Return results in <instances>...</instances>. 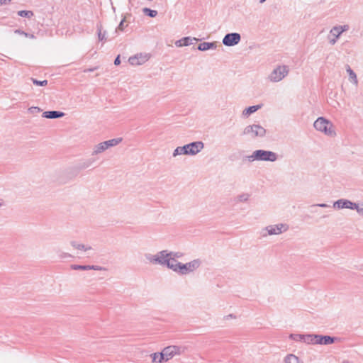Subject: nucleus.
I'll use <instances>...</instances> for the list:
<instances>
[{"label":"nucleus","mask_w":363,"mask_h":363,"mask_svg":"<svg viewBox=\"0 0 363 363\" xmlns=\"http://www.w3.org/2000/svg\"><path fill=\"white\" fill-rule=\"evenodd\" d=\"M121 63V60H120V56L118 55L114 60V65H119Z\"/></svg>","instance_id":"39"},{"label":"nucleus","mask_w":363,"mask_h":363,"mask_svg":"<svg viewBox=\"0 0 363 363\" xmlns=\"http://www.w3.org/2000/svg\"><path fill=\"white\" fill-rule=\"evenodd\" d=\"M199 40L196 38L191 37H184L182 39H179L175 42V45L177 47H183V46H189L192 45L194 41H199Z\"/></svg>","instance_id":"15"},{"label":"nucleus","mask_w":363,"mask_h":363,"mask_svg":"<svg viewBox=\"0 0 363 363\" xmlns=\"http://www.w3.org/2000/svg\"><path fill=\"white\" fill-rule=\"evenodd\" d=\"M121 141L122 138H118L104 141V143L106 145V148L108 149L109 147H114L118 145Z\"/></svg>","instance_id":"24"},{"label":"nucleus","mask_w":363,"mask_h":363,"mask_svg":"<svg viewBox=\"0 0 363 363\" xmlns=\"http://www.w3.org/2000/svg\"><path fill=\"white\" fill-rule=\"evenodd\" d=\"M303 342L307 345H315L318 342V335L306 334Z\"/></svg>","instance_id":"21"},{"label":"nucleus","mask_w":363,"mask_h":363,"mask_svg":"<svg viewBox=\"0 0 363 363\" xmlns=\"http://www.w3.org/2000/svg\"><path fill=\"white\" fill-rule=\"evenodd\" d=\"M72 269L74 270H90V265H72Z\"/></svg>","instance_id":"31"},{"label":"nucleus","mask_w":363,"mask_h":363,"mask_svg":"<svg viewBox=\"0 0 363 363\" xmlns=\"http://www.w3.org/2000/svg\"><path fill=\"white\" fill-rule=\"evenodd\" d=\"M72 255H69V254H67V253H65L63 256H62V257H71Z\"/></svg>","instance_id":"43"},{"label":"nucleus","mask_w":363,"mask_h":363,"mask_svg":"<svg viewBox=\"0 0 363 363\" xmlns=\"http://www.w3.org/2000/svg\"><path fill=\"white\" fill-rule=\"evenodd\" d=\"M97 30H98V38L100 41H104L106 40V31L102 32V25H97Z\"/></svg>","instance_id":"25"},{"label":"nucleus","mask_w":363,"mask_h":363,"mask_svg":"<svg viewBox=\"0 0 363 363\" xmlns=\"http://www.w3.org/2000/svg\"><path fill=\"white\" fill-rule=\"evenodd\" d=\"M349 30L348 25L334 26L330 30L328 40L330 45H335L341 34Z\"/></svg>","instance_id":"10"},{"label":"nucleus","mask_w":363,"mask_h":363,"mask_svg":"<svg viewBox=\"0 0 363 363\" xmlns=\"http://www.w3.org/2000/svg\"><path fill=\"white\" fill-rule=\"evenodd\" d=\"M242 135L250 139L263 138L266 135V129L259 124L249 125L243 129Z\"/></svg>","instance_id":"4"},{"label":"nucleus","mask_w":363,"mask_h":363,"mask_svg":"<svg viewBox=\"0 0 363 363\" xmlns=\"http://www.w3.org/2000/svg\"><path fill=\"white\" fill-rule=\"evenodd\" d=\"M11 1V0H0V5L1 6L5 5L7 3H10Z\"/></svg>","instance_id":"40"},{"label":"nucleus","mask_w":363,"mask_h":363,"mask_svg":"<svg viewBox=\"0 0 363 363\" xmlns=\"http://www.w3.org/2000/svg\"><path fill=\"white\" fill-rule=\"evenodd\" d=\"M261 108L260 105H256V106H252L246 108L242 111V116L244 117H248L252 113L256 112L257 110H259Z\"/></svg>","instance_id":"23"},{"label":"nucleus","mask_w":363,"mask_h":363,"mask_svg":"<svg viewBox=\"0 0 363 363\" xmlns=\"http://www.w3.org/2000/svg\"><path fill=\"white\" fill-rule=\"evenodd\" d=\"M96 69V67H94V68H90V69H86V70H84V72H93V71H94Z\"/></svg>","instance_id":"42"},{"label":"nucleus","mask_w":363,"mask_h":363,"mask_svg":"<svg viewBox=\"0 0 363 363\" xmlns=\"http://www.w3.org/2000/svg\"><path fill=\"white\" fill-rule=\"evenodd\" d=\"M306 334H291L289 337L296 342H303Z\"/></svg>","instance_id":"27"},{"label":"nucleus","mask_w":363,"mask_h":363,"mask_svg":"<svg viewBox=\"0 0 363 363\" xmlns=\"http://www.w3.org/2000/svg\"><path fill=\"white\" fill-rule=\"evenodd\" d=\"M355 203L345 199H339L333 203V207L335 209H350L353 210Z\"/></svg>","instance_id":"12"},{"label":"nucleus","mask_w":363,"mask_h":363,"mask_svg":"<svg viewBox=\"0 0 363 363\" xmlns=\"http://www.w3.org/2000/svg\"><path fill=\"white\" fill-rule=\"evenodd\" d=\"M65 116L64 112L57 111H45L43 113V117L50 119H55L62 118Z\"/></svg>","instance_id":"16"},{"label":"nucleus","mask_w":363,"mask_h":363,"mask_svg":"<svg viewBox=\"0 0 363 363\" xmlns=\"http://www.w3.org/2000/svg\"><path fill=\"white\" fill-rule=\"evenodd\" d=\"M124 20H122L120 23V24L118 25V28L116 29V31H117L118 30H123V23H124Z\"/></svg>","instance_id":"38"},{"label":"nucleus","mask_w":363,"mask_h":363,"mask_svg":"<svg viewBox=\"0 0 363 363\" xmlns=\"http://www.w3.org/2000/svg\"><path fill=\"white\" fill-rule=\"evenodd\" d=\"M285 363H299V359L297 356L290 354L284 358Z\"/></svg>","instance_id":"26"},{"label":"nucleus","mask_w":363,"mask_h":363,"mask_svg":"<svg viewBox=\"0 0 363 363\" xmlns=\"http://www.w3.org/2000/svg\"><path fill=\"white\" fill-rule=\"evenodd\" d=\"M316 206H319V207H322V208H328L330 206L326 204V203H319V204H316L315 205Z\"/></svg>","instance_id":"41"},{"label":"nucleus","mask_w":363,"mask_h":363,"mask_svg":"<svg viewBox=\"0 0 363 363\" xmlns=\"http://www.w3.org/2000/svg\"><path fill=\"white\" fill-rule=\"evenodd\" d=\"M147 60V55L143 54H138L135 56L130 57L128 60L130 64L134 66L143 65Z\"/></svg>","instance_id":"13"},{"label":"nucleus","mask_w":363,"mask_h":363,"mask_svg":"<svg viewBox=\"0 0 363 363\" xmlns=\"http://www.w3.org/2000/svg\"><path fill=\"white\" fill-rule=\"evenodd\" d=\"M152 357L153 362H158L160 359V353H153Z\"/></svg>","instance_id":"34"},{"label":"nucleus","mask_w":363,"mask_h":363,"mask_svg":"<svg viewBox=\"0 0 363 363\" xmlns=\"http://www.w3.org/2000/svg\"><path fill=\"white\" fill-rule=\"evenodd\" d=\"M107 150L104 142L100 143L93 147L91 155H97L106 151Z\"/></svg>","instance_id":"20"},{"label":"nucleus","mask_w":363,"mask_h":363,"mask_svg":"<svg viewBox=\"0 0 363 363\" xmlns=\"http://www.w3.org/2000/svg\"><path fill=\"white\" fill-rule=\"evenodd\" d=\"M204 147V144L201 141H196L184 146L177 147L173 152V157L180 155H195L200 152Z\"/></svg>","instance_id":"1"},{"label":"nucleus","mask_w":363,"mask_h":363,"mask_svg":"<svg viewBox=\"0 0 363 363\" xmlns=\"http://www.w3.org/2000/svg\"><path fill=\"white\" fill-rule=\"evenodd\" d=\"M70 245L72 247L78 250L87 252L92 250V247L90 245H86L74 240L71 241Z\"/></svg>","instance_id":"18"},{"label":"nucleus","mask_w":363,"mask_h":363,"mask_svg":"<svg viewBox=\"0 0 363 363\" xmlns=\"http://www.w3.org/2000/svg\"><path fill=\"white\" fill-rule=\"evenodd\" d=\"M186 347L185 346L170 345L164 347L160 353V359L158 362L168 361L176 355H181L185 352Z\"/></svg>","instance_id":"2"},{"label":"nucleus","mask_w":363,"mask_h":363,"mask_svg":"<svg viewBox=\"0 0 363 363\" xmlns=\"http://www.w3.org/2000/svg\"><path fill=\"white\" fill-rule=\"evenodd\" d=\"M289 69L286 65H279L270 73L268 78L272 82H279L288 75Z\"/></svg>","instance_id":"8"},{"label":"nucleus","mask_w":363,"mask_h":363,"mask_svg":"<svg viewBox=\"0 0 363 363\" xmlns=\"http://www.w3.org/2000/svg\"><path fill=\"white\" fill-rule=\"evenodd\" d=\"M313 126L316 130L323 133L326 135L333 136L335 135L333 129V124L323 117L318 118L314 122Z\"/></svg>","instance_id":"5"},{"label":"nucleus","mask_w":363,"mask_h":363,"mask_svg":"<svg viewBox=\"0 0 363 363\" xmlns=\"http://www.w3.org/2000/svg\"><path fill=\"white\" fill-rule=\"evenodd\" d=\"M353 210H356L359 215L363 216V203H355Z\"/></svg>","instance_id":"32"},{"label":"nucleus","mask_w":363,"mask_h":363,"mask_svg":"<svg viewBox=\"0 0 363 363\" xmlns=\"http://www.w3.org/2000/svg\"><path fill=\"white\" fill-rule=\"evenodd\" d=\"M1 206H2V205H1V203H0V207H1Z\"/></svg>","instance_id":"45"},{"label":"nucleus","mask_w":363,"mask_h":363,"mask_svg":"<svg viewBox=\"0 0 363 363\" xmlns=\"http://www.w3.org/2000/svg\"><path fill=\"white\" fill-rule=\"evenodd\" d=\"M168 254L173 255L172 257L174 258H179L182 257V254L180 252H168Z\"/></svg>","instance_id":"35"},{"label":"nucleus","mask_w":363,"mask_h":363,"mask_svg":"<svg viewBox=\"0 0 363 363\" xmlns=\"http://www.w3.org/2000/svg\"><path fill=\"white\" fill-rule=\"evenodd\" d=\"M30 80L36 86H46L48 84V80L39 81V80H37V79H35L34 78H31Z\"/></svg>","instance_id":"33"},{"label":"nucleus","mask_w":363,"mask_h":363,"mask_svg":"<svg viewBox=\"0 0 363 363\" xmlns=\"http://www.w3.org/2000/svg\"><path fill=\"white\" fill-rule=\"evenodd\" d=\"M28 111L30 112V113H34L35 111L36 112H40L41 110L40 108L38 107H31L28 109Z\"/></svg>","instance_id":"37"},{"label":"nucleus","mask_w":363,"mask_h":363,"mask_svg":"<svg viewBox=\"0 0 363 363\" xmlns=\"http://www.w3.org/2000/svg\"><path fill=\"white\" fill-rule=\"evenodd\" d=\"M278 158L277 153L269 150H257L254 151L251 155L248 156L250 162L253 161H264L275 162Z\"/></svg>","instance_id":"3"},{"label":"nucleus","mask_w":363,"mask_h":363,"mask_svg":"<svg viewBox=\"0 0 363 363\" xmlns=\"http://www.w3.org/2000/svg\"><path fill=\"white\" fill-rule=\"evenodd\" d=\"M217 48V43L216 42H203L202 43H200L198 46V50L201 51H206L208 50H215Z\"/></svg>","instance_id":"17"},{"label":"nucleus","mask_w":363,"mask_h":363,"mask_svg":"<svg viewBox=\"0 0 363 363\" xmlns=\"http://www.w3.org/2000/svg\"><path fill=\"white\" fill-rule=\"evenodd\" d=\"M334 342V338L330 336H323L320 335H318V342L317 344L320 345H330Z\"/></svg>","instance_id":"19"},{"label":"nucleus","mask_w":363,"mask_h":363,"mask_svg":"<svg viewBox=\"0 0 363 363\" xmlns=\"http://www.w3.org/2000/svg\"><path fill=\"white\" fill-rule=\"evenodd\" d=\"M168 258H167V262L169 264H165L164 267L172 269L175 272H178V269L179 268L181 262H177V260L172 257L173 255L168 254Z\"/></svg>","instance_id":"14"},{"label":"nucleus","mask_w":363,"mask_h":363,"mask_svg":"<svg viewBox=\"0 0 363 363\" xmlns=\"http://www.w3.org/2000/svg\"><path fill=\"white\" fill-rule=\"evenodd\" d=\"M346 71L349 74V80L353 83L355 86H357L358 84V79L357 77V74L354 73V72L350 68L349 65L346 67Z\"/></svg>","instance_id":"22"},{"label":"nucleus","mask_w":363,"mask_h":363,"mask_svg":"<svg viewBox=\"0 0 363 363\" xmlns=\"http://www.w3.org/2000/svg\"><path fill=\"white\" fill-rule=\"evenodd\" d=\"M241 40V35L238 33H230L226 34L223 38L222 43L224 45L231 47L238 45Z\"/></svg>","instance_id":"11"},{"label":"nucleus","mask_w":363,"mask_h":363,"mask_svg":"<svg viewBox=\"0 0 363 363\" xmlns=\"http://www.w3.org/2000/svg\"><path fill=\"white\" fill-rule=\"evenodd\" d=\"M201 264V261L199 259H194L186 264L181 263L177 273L182 275L191 273L197 269Z\"/></svg>","instance_id":"9"},{"label":"nucleus","mask_w":363,"mask_h":363,"mask_svg":"<svg viewBox=\"0 0 363 363\" xmlns=\"http://www.w3.org/2000/svg\"><path fill=\"white\" fill-rule=\"evenodd\" d=\"M102 270L104 268L102 267L98 266V265H90V270Z\"/></svg>","instance_id":"36"},{"label":"nucleus","mask_w":363,"mask_h":363,"mask_svg":"<svg viewBox=\"0 0 363 363\" xmlns=\"http://www.w3.org/2000/svg\"><path fill=\"white\" fill-rule=\"evenodd\" d=\"M288 229L289 226L285 223L269 225L262 230V237H267L269 235H278L287 231Z\"/></svg>","instance_id":"7"},{"label":"nucleus","mask_w":363,"mask_h":363,"mask_svg":"<svg viewBox=\"0 0 363 363\" xmlns=\"http://www.w3.org/2000/svg\"><path fill=\"white\" fill-rule=\"evenodd\" d=\"M168 251L167 250H162L157 252L155 255H152L151 253H145V259L152 264H159L164 267L165 264H169L167 262V258H168Z\"/></svg>","instance_id":"6"},{"label":"nucleus","mask_w":363,"mask_h":363,"mask_svg":"<svg viewBox=\"0 0 363 363\" xmlns=\"http://www.w3.org/2000/svg\"><path fill=\"white\" fill-rule=\"evenodd\" d=\"M250 198V194L247 193H243L238 195L236 197V201L238 202H246Z\"/></svg>","instance_id":"29"},{"label":"nucleus","mask_w":363,"mask_h":363,"mask_svg":"<svg viewBox=\"0 0 363 363\" xmlns=\"http://www.w3.org/2000/svg\"><path fill=\"white\" fill-rule=\"evenodd\" d=\"M265 1H266V0H259V3H260V4H262V3H264Z\"/></svg>","instance_id":"44"},{"label":"nucleus","mask_w":363,"mask_h":363,"mask_svg":"<svg viewBox=\"0 0 363 363\" xmlns=\"http://www.w3.org/2000/svg\"><path fill=\"white\" fill-rule=\"evenodd\" d=\"M18 15L21 17H26L28 18H30L33 16V13L31 11L22 10V11H19L18 12Z\"/></svg>","instance_id":"30"},{"label":"nucleus","mask_w":363,"mask_h":363,"mask_svg":"<svg viewBox=\"0 0 363 363\" xmlns=\"http://www.w3.org/2000/svg\"><path fill=\"white\" fill-rule=\"evenodd\" d=\"M143 13L145 15H147V16H149L150 17H152V18H154V17H155L157 15V11L152 10V9H148V8H144L143 9Z\"/></svg>","instance_id":"28"}]
</instances>
